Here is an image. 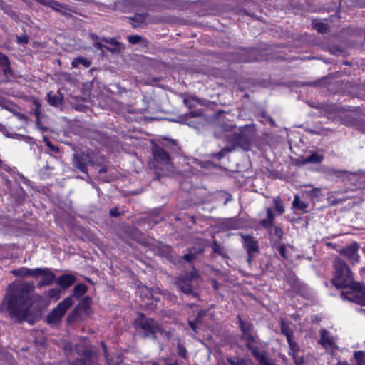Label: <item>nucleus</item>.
<instances>
[{
	"instance_id": "f257e3e1",
	"label": "nucleus",
	"mask_w": 365,
	"mask_h": 365,
	"mask_svg": "<svg viewBox=\"0 0 365 365\" xmlns=\"http://www.w3.org/2000/svg\"><path fill=\"white\" fill-rule=\"evenodd\" d=\"M9 296L6 295L7 309L12 317L19 321L34 324L41 317L40 310L32 307L33 283L26 282L17 285L9 284Z\"/></svg>"
},
{
	"instance_id": "f03ea898",
	"label": "nucleus",
	"mask_w": 365,
	"mask_h": 365,
	"mask_svg": "<svg viewBox=\"0 0 365 365\" xmlns=\"http://www.w3.org/2000/svg\"><path fill=\"white\" fill-rule=\"evenodd\" d=\"M334 267L335 274L332 281L337 288L348 287L354 282L352 272L344 259L337 257L334 261Z\"/></svg>"
},
{
	"instance_id": "7ed1b4c3",
	"label": "nucleus",
	"mask_w": 365,
	"mask_h": 365,
	"mask_svg": "<svg viewBox=\"0 0 365 365\" xmlns=\"http://www.w3.org/2000/svg\"><path fill=\"white\" fill-rule=\"evenodd\" d=\"M135 329L138 331H143V337L157 339V334L161 331V327L155 319L147 317L145 314L139 313L134 321Z\"/></svg>"
},
{
	"instance_id": "20e7f679",
	"label": "nucleus",
	"mask_w": 365,
	"mask_h": 365,
	"mask_svg": "<svg viewBox=\"0 0 365 365\" xmlns=\"http://www.w3.org/2000/svg\"><path fill=\"white\" fill-rule=\"evenodd\" d=\"M197 278V272L193 269L191 272H185L179 276L176 279V284L182 292L197 298L199 294L197 292H195L193 289V283Z\"/></svg>"
},
{
	"instance_id": "39448f33",
	"label": "nucleus",
	"mask_w": 365,
	"mask_h": 365,
	"mask_svg": "<svg viewBox=\"0 0 365 365\" xmlns=\"http://www.w3.org/2000/svg\"><path fill=\"white\" fill-rule=\"evenodd\" d=\"M349 287L351 291L341 292L342 299L360 305H365V284L359 282H354Z\"/></svg>"
},
{
	"instance_id": "423d86ee",
	"label": "nucleus",
	"mask_w": 365,
	"mask_h": 365,
	"mask_svg": "<svg viewBox=\"0 0 365 365\" xmlns=\"http://www.w3.org/2000/svg\"><path fill=\"white\" fill-rule=\"evenodd\" d=\"M72 304V296H68L65 298L48 314L47 317L48 323L51 325L57 324Z\"/></svg>"
},
{
	"instance_id": "0eeeda50",
	"label": "nucleus",
	"mask_w": 365,
	"mask_h": 365,
	"mask_svg": "<svg viewBox=\"0 0 365 365\" xmlns=\"http://www.w3.org/2000/svg\"><path fill=\"white\" fill-rule=\"evenodd\" d=\"M155 161L156 168L165 171H168L172 168L170 157L168 152L160 147H156L153 152Z\"/></svg>"
},
{
	"instance_id": "6e6552de",
	"label": "nucleus",
	"mask_w": 365,
	"mask_h": 365,
	"mask_svg": "<svg viewBox=\"0 0 365 365\" xmlns=\"http://www.w3.org/2000/svg\"><path fill=\"white\" fill-rule=\"evenodd\" d=\"M231 143L234 149L238 146L244 150H249L252 146V136L247 133L239 131L232 135Z\"/></svg>"
},
{
	"instance_id": "1a4fd4ad",
	"label": "nucleus",
	"mask_w": 365,
	"mask_h": 365,
	"mask_svg": "<svg viewBox=\"0 0 365 365\" xmlns=\"http://www.w3.org/2000/svg\"><path fill=\"white\" fill-rule=\"evenodd\" d=\"M358 249L359 245L356 242H354L340 250L339 252L346 257L351 263L354 264L359 262V259Z\"/></svg>"
},
{
	"instance_id": "9d476101",
	"label": "nucleus",
	"mask_w": 365,
	"mask_h": 365,
	"mask_svg": "<svg viewBox=\"0 0 365 365\" xmlns=\"http://www.w3.org/2000/svg\"><path fill=\"white\" fill-rule=\"evenodd\" d=\"M89 161L90 158L88 155L83 153H77L73 155V165L80 171L87 174V165Z\"/></svg>"
},
{
	"instance_id": "9b49d317",
	"label": "nucleus",
	"mask_w": 365,
	"mask_h": 365,
	"mask_svg": "<svg viewBox=\"0 0 365 365\" xmlns=\"http://www.w3.org/2000/svg\"><path fill=\"white\" fill-rule=\"evenodd\" d=\"M77 280L75 275L71 274H64L56 279V283L63 289H66L73 285Z\"/></svg>"
},
{
	"instance_id": "f8f14e48",
	"label": "nucleus",
	"mask_w": 365,
	"mask_h": 365,
	"mask_svg": "<svg viewBox=\"0 0 365 365\" xmlns=\"http://www.w3.org/2000/svg\"><path fill=\"white\" fill-rule=\"evenodd\" d=\"M242 239L244 246L247 250V254H256L259 252L258 242L254 239L253 237L250 235L242 236Z\"/></svg>"
},
{
	"instance_id": "ddd939ff",
	"label": "nucleus",
	"mask_w": 365,
	"mask_h": 365,
	"mask_svg": "<svg viewBox=\"0 0 365 365\" xmlns=\"http://www.w3.org/2000/svg\"><path fill=\"white\" fill-rule=\"evenodd\" d=\"M47 96L48 102L51 106L54 107L61 105L63 100V95L60 91H57L56 93L50 91Z\"/></svg>"
},
{
	"instance_id": "4468645a",
	"label": "nucleus",
	"mask_w": 365,
	"mask_h": 365,
	"mask_svg": "<svg viewBox=\"0 0 365 365\" xmlns=\"http://www.w3.org/2000/svg\"><path fill=\"white\" fill-rule=\"evenodd\" d=\"M43 279L38 282V287H42L43 286H49L53 284L56 279V274L50 269L46 270V272L42 275Z\"/></svg>"
},
{
	"instance_id": "2eb2a0df",
	"label": "nucleus",
	"mask_w": 365,
	"mask_h": 365,
	"mask_svg": "<svg viewBox=\"0 0 365 365\" xmlns=\"http://www.w3.org/2000/svg\"><path fill=\"white\" fill-rule=\"evenodd\" d=\"M42 5L49 6L58 12H62L63 9H66L65 5L55 0H35Z\"/></svg>"
},
{
	"instance_id": "dca6fc26",
	"label": "nucleus",
	"mask_w": 365,
	"mask_h": 365,
	"mask_svg": "<svg viewBox=\"0 0 365 365\" xmlns=\"http://www.w3.org/2000/svg\"><path fill=\"white\" fill-rule=\"evenodd\" d=\"M242 335L254 333L253 324L242 319L240 315L237 316Z\"/></svg>"
},
{
	"instance_id": "f3484780",
	"label": "nucleus",
	"mask_w": 365,
	"mask_h": 365,
	"mask_svg": "<svg viewBox=\"0 0 365 365\" xmlns=\"http://www.w3.org/2000/svg\"><path fill=\"white\" fill-rule=\"evenodd\" d=\"M319 342L324 347H331L334 345L332 339L329 336V332L326 329L321 330Z\"/></svg>"
},
{
	"instance_id": "a211bd4d",
	"label": "nucleus",
	"mask_w": 365,
	"mask_h": 365,
	"mask_svg": "<svg viewBox=\"0 0 365 365\" xmlns=\"http://www.w3.org/2000/svg\"><path fill=\"white\" fill-rule=\"evenodd\" d=\"M267 211V219L260 220L259 224L264 228H269L272 227L273 221L274 219V214L270 207L266 209Z\"/></svg>"
},
{
	"instance_id": "6ab92c4d",
	"label": "nucleus",
	"mask_w": 365,
	"mask_h": 365,
	"mask_svg": "<svg viewBox=\"0 0 365 365\" xmlns=\"http://www.w3.org/2000/svg\"><path fill=\"white\" fill-rule=\"evenodd\" d=\"M205 251V249L202 247L195 248L192 247L189 250V252L183 255V259L186 262H191L195 259L197 255L202 253Z\"/></svg>"
},
{
	"instance_id": "aec40b11",
	"label": "nucleus",
	"mask_w": 365,
	"mask_h": 365,
	"mask_svg": "<svg viewBox=\"0 0 365 365\" xmlns=\"http://www.w3.org/2000/svg\"><path fill=\"white\" fill-rule=\"evenodd\" d=\"M147 14H135L133 17L130 18L132 21V26L134 28L140 26L145 21Z\"/></svg>"
},
{
	"instance_id": "412c9836",
	"label": "nucleus",
	"mask_w": 365,
	"mask_h": 365,
	"mask_svg": "<svg viewBox=\"0 0 365 365\" xmlns=\"http://www.w3.org/2000/svg\"><path fill=\"white\" fill-rule=\"evenodd\" d=\"M324 159L323 155L318 154L317 153H312L310 155L303 159V163H320Z\"/></svg>"
},
{
	"instance_id": "4be33fe9",
	"label": "nucleus",
	"mask_w": 365,
	"mask_h": 365,
	"mask_svg": "<svg viewBox=\"0 0 365 365\" xmlns=\"http://www.w3.org/2000/svg\"><path fill=\"white\" fill-rule=\"evenodd\" d=\"M281 333L284 335L287 339L292 338L293 331L290 328L289 324L286 322L283 319L280 320Z\"/></svg>"
},
{
	"instance_id": "5701e85b",
	"label": "nucleus",
	"mask_w": 365,
	"mask_h": 365,
	"mask_svg": "<svg viewBox=\"0 0 365 365\" xmlns=\"http://www.w3.org/2000/svg\"><path fill=\"white\" fill-rule=\"evenodd\" d=\"M87 286L83 283H79L76 284L73 288V294L71 295L72 299L76 297L77 298H79L81 297L83 294H85L87 292ZM73 302V300L72 299Z\"/></svg>"
},
{
	"instance_id": "b1692460",
	"label": "nucleus",
	"mask_w": 365,
	"mask_h": 365,
	"mask_svg": "<svg viewBox=\"0 0 365 365\" xmlns=\"http://www.w3.org/2000/svg\"><path fill=\"white\" fill-rule=\"evenodd\" d=\"M91 305V299L89 297L86 296L83 298V299L78 303L76 307L79 309L81 312H84L88 314V311L90 308Z\"/></svg>"
},
{
	"instance_id": "393cba45",
	"label": "nucleus",
	"mask_w": 365,
	"mask_h": 365,
	"mask_svg": "<svg viewBox=\"0 0 365 365\" xmlns=\"http://www.w3.org/2000/svg\"><path fill=\"white\" fill-rule=\"evenodd\" d=\"M75 351L79 356H84L83 359L86 360V363H88L93 355V351L91 349H85L84 350H81L78 346H76Z\"/></svg>"
},
{
	"instance_id": "a878e982",
	"label": "nucleus",
	"mask_w": 365,
	"mask_h": 365,
	"mask_svg": "<svg viewBox=\"0 0 365 365\" xmlns=\"http://www.w3.org/2000/svg\"><path fill=\"white\" fill-rule=\"evenodd\" d=\"M83 66L86 68H88L91 63L90 61H88L87 58L83 57V56H78L76 58H74L71 63L73 68H76L79 65Z\"/></svg>"
},
{
	"instance_id": "bb28decb",
	"label": "nucleus",
	"mask_w": 365,
	"mask_h": 365,
	"mask_svg": "<svg viewBox=\"0 0 365 365\" xmlns=\"http://www.w3.org/2000/svg\"><path fill=\"white\" fill-rule=\"evenodd\" d=\"M12 273L14 276L19 277H31V269L21 267L18 269L13 270Z\"/></svg>"
},
{
	"instance_id": "cd10ccee",
	"label": "nucleus",
	"mask_w": 365,
	"mask_h": 365,
	"mask_svg": "<svg viewBox=\"0 0 365 365\" xmlns=\"http://www.w3.org/2000/svg\"><path fill=\"white\" fill-rule=\"evenodd\" d=\"M241 339L246 341L247 349L249 348V346H252L257 341V337L255 333L242 335Z\"/></svg>"
},
{
	"instance_id": "c85d7f7f",
	"label": "nucleus",
	"mask_w": 365,
	"mask_h": 365,
	"mask_svg": "<svg viewBox=\"0 0 365 365\" xmlns=\"http://www.w3.org/2000/svg\"><path fill=\"white\" fill-rule=\"evenodd\" d=\"M230 365H247L248 361L245 358H238L236 356H230L227 358Z\"/></svg>"
},
{
	"instance_id": "c756f323",
	"label": "nucleus",
	"mask_w": 365,
	"mask_h": 365,
	"mask_svg": "<svg viewBox=\"0 0 365 365\" xmlns=\"http://www.w3.org/2000/svg\"><path fill=\"white\" fill-rule=\"evenodd\" d=\"M247 349L252 352V356L256 359H257L259 361V363H261L262 361H264V359H267L263 354H260V352L258 350V347L255 345H253L252 346H249V348H247Z\"/></svg>"
},
{
	"instance_id": "7c9ffc66",
	"label": "nucleus",
	"mask_w": 365,
	"mask_h": 365,
	"mask_svg": "<svg viewBox=\"0 0 365 365\" xmlns=\"http://www.w3.org/2000/svg\"><path fill=\"white\" fill-rule=\"evenodd\" d=\"M313 27L320 34H327L329 31L328 25L322 22H314Z\"/></svg>"
},
{
	"instance_id": "2f4dec72",
	"label": "nucleus",
	"mask_w": 365,
	"mask_h": 365,
	"mask_svg": "<svg viewBox=\"0 0 365 365\" xmlns=\"http://www.w3.org/2000/svg\"><path fill=\"white\" fill-rule=\"evenodd\" d=\"M354 357L356 360V365H365V352L362 351H355Z\"/></svg>"
},
{
	"instance_id": "473e14b6",
	"label": "nucleus",
	"mask_w": 365,
	"mask_h": 365,
	"mask_svg": "<svg viewBox=\"0 0 365 365\" xmlns=\"http://www.w3.org/2000/svg\"><path fill=\"white\" fill-rule=\"evenodd\" d=\"M292 205L294 208L298 209L299 210L304 211L307 207V205L305 202L301 201L299 200V196L296 195L294 197V201L292 202Z\"/></svg>"
},
{
	"instance_id": "72a5a7b5",
	"label": "nucleus",
	"mask_w": 365,
	"mask_h": 365,
	"mask_svg": "<svg viewBox=\"0 0 365 365\" xmlns=\"http://www.w3.org/2000/svg\"><path fill=\"white\" fill-rule=\"evenodd\" d=\"M234 150V147H225L222 148L220 152L216 153H212V156L215 157L217 160L222 159L227 153L232 151Z\"/></svg>"
},
{
	"instance_id": "f704fd0d",
	"label": "nucleus",
	"mask_w": 365,
	"mask_h": 365,
	"mask_svg": "<svg viewBox=\"0 0 365 365\" xmlns=\"http://www.w3.org/2000/svg\"><path fill=\"white\" fill-rule=\"evenodd\" d=\"M287 342L289 344V349H290V351H289V354L292 355L293 356V358H295V354L298 351V346L292 340V338L287 339Z\"/></svg>"
},
{
	"instance_id": "c9c22d12",
	"label": "nucleus",
	"mask_w": 365,
	"mask_h": 365,
	"mask_svg": "<svg viewBox=\"0 0 365 365\" xmlns=\"http://www.w3.org/2000/svg\"><path fill=\"white\" fill-rule=\"evenodd\" d=\"M273 201L277 212L280 215L283 214L284 212V208L282 204L281 198L279 197H274Z\"/></svg>"
},
{
	"instance_id": "e433bc0d",
	"label": "nucleus",
	"mask_w": 365,
	"mask_h": 365,
	"mask_svg": "<svg viewBox=\"0 0 365 365\" xmlns=\"http://www.w3.org/2000/svg\"><path fill=\"white\" fill-rule=\"evenodd\" d=\"M270 233L272 235H275L278 239L281 240L283 237L284 232L282 228L276 226H273L270 227Z\"/></svg>"
},
{
	"instance_id": "4c0bfd02",
	"label": "nucleus",
	"mask_w": 365,
	"mask_h": 365,
	"mask_svg": "<svg viewBox=\"0 0 365 365\" xmlns=\"http://www.w3.org/2000/svg\"><path fill=\"white\" fill-rule=\"evenodd\" d=\"M218 197L221 200H223V204L226 205L228 202L232 200V195L225 191L220 192Z\"/></svg>"
},
{
	"instance_id": "58836bf2",
	"label": "nucleus",
	"mask_w": 365,
	"mask_h": 365,
	"mask_svg": "<svg viewBox=\"0 0 365 365\" xmlns=\"http://www.w3.org/2000/svg\"><path fill=\"white\" fill-rule=\"evenodd\" d=\"M346 173L345 170H339L334 168H328L327 170V174L329 175H335L336 177H341L344 174Z\"/></svg>"
},
{
	"instance_id": "ea45409f",
	"label": "nucleus",
	"mask_w": 365,
	"mask_h": 365,
	"mask_svg": "<svg viewBox=\"0 0 365 365\" xmlns=\"http://www.w3.org/2000/svg\"><path fill=\"white\" fill-rule=\"evenodd\" d=\"M128 41L131 44H137L143 41V37L140 35H131L128 36Z\"/></svg>"
},
{
	"instance_id": "a19ab883",
	"label": "nucleus",
	"mask_w": 365,
	"mask_h": 365,
	"mask_svg": "<svg viewBox=\"0 0 365 365\" xmlns=\"http://www.w3.org/2000/svg\"><path fill=\"white\" fill-rule=\"evenodd\" d=\"M177 347L178 355L183 359H185L187 356V349H185V347L183 345H182L180 341L178 342Z\"/></svg>"
},
{
	"instance_id": "79ce46f5",
	"label": "nucleus",
	"mask_w": 365,
	"mask_h": 365,
	"mask_svg": "<svg viewBox=\"0 0 365 365\" xmlns=\"http://www.w3.org/2000/svg\"><path fill=\"white\" fill-rule=\"evenodd\" d=\"M48 269V268H36L31 269V277L37 278L39 276H42Z\"/></svg>"
},
{
	"instance_id": "37998d69",
	"label": "nucleus",
	"mask_w": 365,
	"mask_h": 365,
	"mask_svg": "<svg viewBox=\"0 0 365 365\" xmlns=\"http://www.w3.org/2000/svg\"><path fill=\"white\" fill-rule=\"evenodd\" d=\"M80 311L79 309L76 307L69 314L68 317V319L69 321H75L76 320L80 315Z\"/></svg>"
},
{
	"instance_id": "c03bdc74",
	"label": "nucleus",
	"mask_w": 365,
	"mask_h": 365,
	"mask_svg": "<svg viewBox=\"0 0 365 365\" xmlns=\"http://www.w3.org/2000/svg\"><path fill=\"white\" fill-rule=\"evenodd\" d=\"M101 41L103 42H106L112 45L113 46L120 47V43L118 41H117L114 38H106L105 37H103L101 38Z\"/></svg>"
},
{
	"instance_id": "a18cd8bd",
	"label": "nucleus",
	"mask_w": 365,
	"mask_h": 365,
	"mask_svg": "<svg viewBox=\"0 0 365 365\" xmlns=\"http://www.w3.org/2000/svg\"><path fill=\"white\" fill-rule=\"evenodd\" d=\"M2 72L5 77H8L9 76H12L14 74L13 70L10 67V63H8V66H3Z\"/></svg>"
},
{
	"instance_id": "49530a36",
	"label": "nucleus",
	"mask_w": 365,
	"mask_h": 365,
	"mask_svg": "<svg viewBox=\"0 0 365 365\" xmlns=\"http://www.w3.org/2000/svg\"><path fill=\"white\" fill-rule=\"evenodd\" d=\"M8 63H10L8 56L0 52V66H8Z\"/></svg>"
},
{
	"instance_id": "de8ad7c7",
	"label": "nucleus",
	"mask_w": 365,
	"mask_h": 365,
	"mask_svg": "<svg viewBox=\"0 0 365 365\" xmlns=\"http://www.w3.org/2000/svg\"><path fill=\"white\" fill-rule=\"evenodd\" d=\"M16 38L19 44H27L29 43V37L26 35L22 36L16 35Z\"/></svg>"
},
{
	"instance_id": "09e8293b",
	"label": "nucleus",
	"mask_w": 365,
	"mask_h": 365,
	"mask_svg": "<svg viewBox=\"0 0 365 365\" xmlns=\"http://www.w3.org/2000/svg\"><path fill=\"white\" fill-rule=\"evenodd\" d=\"M60 289L57 288L51 289L48 290V296L50 298H58L60 295Z\"/></svg>"
},
{
	"instance_id": "8fccbe9b",
	"label": "nucleus",
	"mask_w": 365,
	"mask_h": 365,
	"mask_svg": "<svg viewBox=\"0 0 365 365\" xmlns=\"http://www.w3.org/2000/svg\"><path fill=\"white\" fill-rule=\"evenodd\" d=\"M44 142L46 143V145L51 150H53V152L55 153H58L59 152V148L55 145H53L51 142L47 138H44Z\"/></svg>"
},
{
	"instance_id": "3c124183",
	"label": "nucleus",
	"mask_w": 365,
	"mask_h": 365,
	"mask_svg": "<svg viewBox=\"0 0 365 365\" xmlns=\"http://www.w3.org/2000/svg\"><path fill=\"white\" fill-rule=\"evenodd\" d=\"M205 314H206V311L201 309L198 312V313L194 320H195V322L202 323V318L205 316Z\"/></svg>"
},
{
	"instance_id": "603ef678",
	"label": "nucleus",
	"mask_w": 365,
	"mask_h": 365,
	"mask_svg": "<svg viewBox=\"0 0 365 365\" xmlns=\"http://www.w3.org/2000/svg\"><path fill=\"white\" fill-rule=\"evenodd\" d=\"M212 248H213V252L215 253H217L220 255H222V249L221 248V247L217 244V241H215V240L213 242Z\"/></svg>"
},
{
	"instance_id": "864d4df0",
	"label": "nucleus",
	"mask_w": 365,
	"mask_h": 365,
	"mask_svg": "<svg viewBox=\"0 0 365 365\" xmlns=\"http://www.w3.org/2000/svg\"><path fill=\"white\" fill-rule=\"evenodd\" d=\"M327 200L329 202V205L331 206L336 205L339 203H342L344 201L343 199H336L333 197H328Z\"/></svg>"
},
{
	"instance_id": "5fc2aeb1",
	"label": "nucleus",
	"mask_w": 365,
	"mask_h": 365,
	"mask_svg": "<svg viewBox=\"0 0 365 365\" xmlns=\"http://www.w3.org/2000/svg\"><path fill=\"white\" fill-rule=\"evenodd\" d=\"M286 251H287V250H286V247H285V245H284V244H280V245H279V253H280L281 256H282L284 259H288V257H287V254H286Z\"/></svg>"
},
{
	"instance_id": "6e6d98bb",
	"label": "nucleus",
	"mask_w": 365,
	"mask_h": 365,
	"mask_svg": "<svg viewBox=\"0 0 365 365\" xmlns=\"http://www.w3.org/2000/svg\"><path fill=\"white\" fill-rule=\"evenodd\" d=\"M86 360H83L82 358L77 359L73 361H69V365H86Z\"/></svg>"
},
{
	"instance_id": "4d7b16f0",
	"label": "nucleus",
	"mask_w": 365,
	"mask_h": 365,
	"mask_svg": "<svg viewBox=\"0 0 365 365\" xmlns=\"http://www.w3.org/2000/svg\"><path fill=\"white\" fill-rule=\"evenodd\" d=\"M63 350L66 352V355L71 353L73 350L72 344L70 342H66L63 344Z\"/></svg>"
},
{
	"instance_id": "13d9d810",
	"label": "nucleus",
	"mask_w": 365,
	"mask_h": 365,
	"mask_svg": "<svg viewBox=\"0 0 365 365\" xmlns=\"http://www.w3.org/2000/svg\"><path fill=\"white\" fill-rule=\"evenodd\" d=\"M93 46L96 48L101 51V52H103V49L106 48V46L104 44H102L99 41H96L93 43Z\"/></svg>"
},
{
	"instance_id": "bf43d9fd",
	"label": "nucleus",
	"mask_w": 365,
	"mask_h": 365,
	"mask_svg": "<svg viewBox=\"0 0 365 365\" xmlns=\"http://www.w3.org/2000/svg\"><path fill=\"white\" fill-rule=\"evenodd\" d=\"M35 105H36V109L34 110V115H35L36 118H37V116L40 117L41 104L38 102L35 101Z\"/></svg>"
},
{
	"instance_id": "052dcab7",
	"label": "nucleus",
	"mask_w": 365,
	"mask_h": 365,
	"mask_svg": "<svg viewBox=\"0 0 365 365\" xmlns=\"http://www.w3.org/2000/svg\"><path fill=\"white\" fill-rule=\"evenodd\" d=\"M110 215L114 217H118L120 215V212L118 211V209L117 207L111 209L110 210Z\"/></svg>"
},
{
	"instance_id": "680f3d73",
	"label": "nucleus",
	"mask_w": 365,
	"mask_h": 365,
	"mask_svg": "<svg viewBox=\"0 0 365 365\" xmlns=\"http://www.w3.org/2000/svg\"><path fill=\"white\" fill-rule=\"evenodd\" d=\"M14 114L21 120H23V121L27 120V117L23 113H21L19 112H14Z\"/></svg>"
},
{
	"instance_id": "e2e57ef3",
	"label": "nucleus",
	"mask_w": 365,
	"mask_h": 365,
	"mask_svg": "<svg viewBox=\"0 0 365 365\" xmlns=\"http://www.w3.org/2000/svg\"><path fill=\"white\" fill-rule=\"evenodd\" d=\"M188 324H189L190 327H191V329H192L195 332H197V324H198V322H195V320H193V321H190V320H189V321H188Z\"/></svg>"
},
{
	"instance_id": "0e129e2a",
	"label": "nucleus",
	"mask_w": 365,
	"mask_h": 365,
	"mask_svg": "<svg viewBox=\"0 0 365 365\" xmlns=\"http://www.w3.org/2000/svg\"><path fill=\"white\" fill-rule=\"evenodd\" d=\"M262 116L265 118L272 125H275V121L272 118H271L270 116H267L264 113L262 114Z\"/></svg>"
},
{
	"instance_id": "69168bd1",
	"label": "nucleus",
	"mask_w": 365,
	"mask_h": 365,
	"mask_svg": "<svg viewBox=\"0 0 365 365\" xmlns=\"http://www.w3.org/2000/svg\"><path fill=\"white\" fill-rule=\"evenodd\" d=\"M163 361L166 365H180L177 361H175L174 362H170L169 359L165 358L163 359Z\"/></svg>"
},
{
	"instance_id": "338daca9",
	"label": "nucleus",
	"mask_w": 365,
	"mask_h": 365,
	"mask_svg": "<svg viewBox=\"0 0 365 365\" xmlns=\"http://www.w3.org/2000/svg\"><path fill=\"white\" fill-rule=\"evenodd\" d=\"M119 48L120 47H116V46H113V47H108L106 46V49L112 52V53H114V52H116L119 50Z\"/></svg>"
},
{
	"instance_id": "774afa93",
	"label": "nucleus",
	"mask_w": 365,
	"mask_h": 365,
	"mask_svg": "<svg viewBox=\"0 0 365 365\" xmlns=\"http://www.w3.org/2000/svg\"><path fill=\"white\" fill-rule=\"evenodd\" d=\"M247 263L250 265L251 263H252V259H253V257L255 255L254 253H250V254H247Z\"/></svg>"
}]
</instances>
